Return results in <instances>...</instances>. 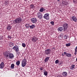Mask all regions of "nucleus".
<instances>
[{"label": "nucleus", "mask_w": 77, "mask_h": 77, "mask_svg": "<svg viewBox=\"0 0 77 77\" xmlns=\"http://www.w3.org/2000/svg\"><path fill=\"white\" fill-rule=\"evenodd\" d=\"M45 53L46 55H49L51 54V50L50 49H47L45 51Z\"/></svg>", "instance_id": "7ed1b4c3"}, {"label": "nucleus", "mask_w": 77, "mask_h": 77, "mask_svg": "<svg viewBox=\"0 0 77 77\" xmlns=\"http://www.w3.org/2000/svg\"><path fill=\"white\" fill-rule=\"evenodd\" d=\"M62 64V63H60V65H61Z\"/></svg>", "instance_id": "c03bdc74"}, {"label": "nucleus", "mask_w": 77, "mask_h": 77, "mask_svg": "<svg viewBox=\"0 0 77 77\" xmlns=\"http://www.w3.org/2000/svg\"><path fill=\"white\" fill-rule=\"evenodd\" d=\"M5 66V63H4L2 62L0 64V68L1 69H3Z\"/></svg>", "instance_id": "1a4fd4ad"}, {"label": "nucleus", "mask_w": 77, "mask_h": 77, "mask_svg": "<svg viewBox=\"0 0 77 77\" xmlns=\"http://www.w3.org/2000/svg\"><path fill=\"white\" fill-rule=\"evenodd\" d=\"M8 38H9V39H11V36H10V35H8Z\"/></svg>", "instance_id": "f704fd0d"}, {"label": "nucleus", "mask_w": 77, "mask_h": 77, "mask_svg": "<svg viewBox=\"0 0 77 77\" xmlns=\"http://www.w3.org/2000/svg\"><path fill=\"white\" fill-rule=\"evenodd\" d=\"M57 1H58V2H60V0H57Z\"/></svg>", "instance_id": "ea45409f"}, {"label": "nucleus", "mask_w": 77, "mask_h": 77, "mask_svg": "<svg viewBox=\"0 0 77 77\" xmlns=\"http://www.w3.org/2000/svg\"><path fill=\"white\" fill-rule=\"evenodd\" d=\"M8 3L9 2L8 1H5L4 3V4L5 5H7Z\"/></svg>", "instance_id": "c756f323"}, {"label": "nucleus", "mask_w": 77, "mask_h": 77, "mask_svg": "<svg viewBox=\"0 0 77 77\" xmlns=\"http://www.w3.org/2000/svg\"><path fill=\"white\" fill-rule=\"evenodd\" d=\"M62 75L64 77H65L67 75V73L66 72H62Z\"/></svg>", "instance_id": "2eb2a0df"}, {"label": "nucleus", "mask_w": 77, "mask_h": 77, "mask_svg": "<svg viewBox=\"0 0 77 77\" xmlns=\"http://www.w3.org/2000/svg\"><path fill=\"white\" fill-rule=\"evenodd\" d=\"M27 0H24V1H25V2H26V1H27Z\"/></svg>", "instance_id": "a19ab883"}, {"label": "nucleus", "mask_w": 77, "mask_h": 77, "mask_svg": "<svg viewBox=\"0 0 77 77\" xmlns=\"http://www.w3.org/2000/svg\"><path fill=\"white\" fill-rule=\"evenodd\" d=\"M43 18L45 19H46L47 20H49V14L48 13H46L43 16Z\"/></svg>", "instance_id": "20e7f679"}, {"label": "nucleus", "mask_w": 77, "mask_h": 77, "mask_svg": "<svg viewBox=\"0 0 77 77\" xmlns=\"http://www.w3.org/2000/svg\"><path fill=\"white\" fill-rule=\"evenodd\" d=\"M68 24L67 23H65L63 24V26L64 27V30H66L69 26Z\"/></svg>", "instance_id": "0eeeda50"}, {"label": "nucleus", "mask_w": 77, "mask_h": 77, "mask_svg": "<svg viewBox=\"0 0 77 77\" xmlns=\"http://www.w3.org/2000/svg\"><path fill=\"white\" fill-rule=\"evenodd\" d=\"M66 47H70L71 46V43H69L66 44Z\"/></svg>", "instance_id": "4be33fe9"}, {"label": "nucleus", "mask_w": 77, "mask_h": 77, "mask_svg": "<svg viewBox=\"0 0 77 77\" xmlns=\"http://www.w3.org/2000/svg\"><path fill=\"white\" fill-rule=\"evenodd\" d=\"M30 7L31 9H33V8H34V6L32 4L31 5H30Z\"/></svg>", "instance_id": "cd10ccee"}, {"label": "nucleus", "mask_w": 77, "mask_h": 77, "mask_svg": "<svg viewBox=\"0 0 77 77\" xmlns=\"http://www.w3.org/2000/svg\"><path fill=\"white\" fill-rule=\"evenodd\" d=\"M72 20L73 21H75V22H76L77 21V17H76V16H73L72 17Z\"/></svg>", "instance_id": "9d476101"}, {"label": "nucleus", "mask_w": 77, "mask_h": 77, "mask_svg": "<svg viewBox=\"0 0 77 77\" xmlns=\"http://www.w3.org/2000/svg\"><path fill=\"white\" fill-rule=\"evenodd\" d=\"M11 45H12V46H14V43H11V44H10Z\"/></svg>", "instance_id": "c9c22d12"}, {"label": "nucleus", "mask_w": 77, "mask_h": 77, "mask_svg": "<svg viewBox=\"0 0 77 77\" xmlns=\"http://www.w3.org/2000/svg\"><path fill=\"white\" fill-rule=\"evenodd\" d=\"M75 53H76V54H77V51L75 52Z\"/></svg>", "instance_id": "37998d69"}, {"label": "nucleus", "mask_w": 77, "mask_h": 77, "mask_svg": "<svg viewBox=\"0 0 77 77\" xmlns=\"http://www.w3.org/2000/svg\"><path fill=\"white\" fill-rule=\"evenodd\" d=\"M64 38H65V39H67V37H66V35H65L64 36Z\"/></svg>", "instance_id": "e433bc0d"}, {"label": "nucleus", "mask_w": 77, "mask_h": 77, "mask_svg": "<svg viewBox=\"0 0 77 77\" xmlns=\"http://www.w3.org/2000/svg\"><path fill=\"white\" fill-rule=\"evenodd\" d=\"M49 59H50V57H46V58H45V62H48V61Z\"/></svg>", "instance_id": "dca6fc26"}, {"label": "nucleus", "mask_w": 77, "mask_h": 77, "mask_svg": "<svg viewBox=\"0 0 77 77\" xmlns=\"http://www.w3.org/2000/svg\"><path fill=\"white\" fill-rule=\"evenodd\" d=\"M54 21H51L50 22V24L52 25V26H54Z\"/></svg>", "instance_id": "c85d7f7f"}, {"label": "nucleus", "mask_w": 77, "mask_h": 77, "mask_svg": "<svg viewBox=\"0 0 77 77\" xmlns=\"http://www.w3.org/2000/svg\"><path fill=\"white\" fill-rule=\"evenodd\" d=\"M32 40L33 42H36V41L38 40V39L35 36H34L32 38Z\"/></svg>", "instance_id": "9b49d317"}, {"label": "nucleus", "mask_w": 77, "mask_h": 77, "mask_svg": "<svg viewBox=\"0 0 77 77\" xmlns=\"http://www.w3.org/2000/svg\"><path fill=\"white\" fill-rule=\"evenodd\" d=\"M16 63L17 65L18 66L20 64V60L17 61Z\"/></svg>", "instance_id": "b1692460"}, {"label": "nucleus", "mask_w": 77, "mask_h": 77, "mask_svg": "<svg viewBox=\"0 0 77 77\" xmlns=\"http://www.w3.org/2000/svg\"><path fill=\"white\" fill-rule=\"evenodd\" d=\"M29 27L30 29H33V28H35V25H32L29 26Z\"/></svg>", "instance_id": "aec40b11"}, {"label": "nucleus", "mask_w": 77, "mask_h": 77, "mask_svg": "<svg viewBox=\"0 0 77 77\" xmlns=\"http://www.w3.org/2000/svg\"><path fill=\"white\" fill-rule=\"evenodd\" d=\"M76 61H77V57L76 58Z\"/></svg>", "instance_id": "79ce46f5"}, {"label": "nucleus", "mask_w": 77, "mask_h": 77, "mask_svg": "<svg viewBox=\"0 0 77 77\" xmlns=\"http://www.w3.org/2000/svg\"><path fill=\"white\" fill-rule=\"evenodd\" d=\"M37 17L39 19H42L43 18V16H42V14L39 12L37 13Z\"/></svg>", "instance_id": "39448f33"}, {"label": "nucleus", "mask_w": 77, "mask_h": 77, "mask_svg": "<svg viewBox=\"0 0 77 77\" xmlns=\"http://www.w3.org/2000/svg\"><path fill=\"white\" fill-rule=\"evenodd\" d=\"M22 46L23 47H26V44L24 43H23L22 44Z\"/></svg>", "instance_id": "7c9ffc66"}, {"label": "nucleus", "mask_w": 77, "mask_h": 77, "mask_svg": "<svg viewBox=\"0 0 77 77\" xmlns=\"http://www.w3.org/2000/svg\"><path fill=\"white\" fill-rule=\"evenodd\" d=\"M77 51V46H76L75 47V52H76V51Z\"/></svg>", "instance_id": "473e14b6"}, {"label": "nucleus", "mask_w": 77, "mask_h": 77, "mask_svg": "<svg viewBox=\"0 0 77 77\" xmlns=\"http://www.w3.org/2000/svg\"><path fill=\"white\" fill-rule=\"evenodd\" d=\"M59 60H56V61H55V63L56 64L59 63Z\"/></svg>", "instance_id": "2f4dec72"}, {"label": "nucleus", "mask_w": 77, "mask_h": 77, "mask_svg": "<svg viewBox=\"0 0 77 77\" xmlns=\"http://www.w3.org/2000/svg\"><path fill=\"white\" fill-rule=\"evenodd\" d=\"M12 27V26H8L7 27V29L8 30H10L11 29V28Z\"/></svg>", "instance_id": "412c9836"}, {"label": "nucleus", "mask_w": 77, "mask_h": 77, "mask_svg": "<svg viewBox=\"0 0 77 77\" xmlns=\"http://www.w3.org/2000/svg\"><path fill=\"white\" fill-rule=\"evenodd\" d=\"M13 49L16 52L19 51V48L18 46H14L13 48Z\"/></svg>", "instance_id": "6e6552de"}, {"label": "nucleus", "mask_w": 77, "mask_h": 77, "mask_svg": "<svg viewBox=\"0 0 77 77\" xmlns=\"http://www.w3.org/2000/svg\"><path fill=\"white\" fill-rule=\"evenodd\" d=\"M9 55V53L8 52H6L4 54V56H5V57H8Z\"/></svg>", "instance_id": "a211bd4d"}, {"label": "nucleus", "mask_w": 77, "mask_h": 77, "mask_svg": "<svg viewBox=\"0 0 77 77\" xmlns=\"http://www.w3.org/2000/svg\"><path fill=\"white\" fill-rule=\"evenodd\" d=\"M22 18L21 17H19L13 20V23L15 24H21L22 22Z\"/></svg>", "instance_id": "f257e3e1"}, {"label": "nucleus", "mask_w": 77, "mask_h": 77, "mask_svg": "<svg viewBox=\"0 0 77 77\" xmlns=\"http://www.w3.org/2000/svg\"><path fill=\"white\" fill-rule=\"evenodd\" d=\"M65 55H66V56L68 57H71L72 55L71 54L68 53L66 52L65 53Z\"/></svg>", "instance_id": "ddd939ff"}, {"label": "nucleus", "mask_w": 77, "mask_h": 77, "mask_svg": "<svg viewBox=\"0 0 77 77\" xmlns=\"http://www.w3.org/2000/svg\"><path fill=\"white\" fill-rule=\"evenodd\" d=\"M29 26L30 25L28 23H26L25 24V27L26 28H27V29H28L29 27Z\"/></svg>", "instance_id": "5701e85b"}, {"label": "nucleus", "mask_w": 77, "mask_h": 77, "mask_svg": "<svg viewBox=\"0 0 77 77\" xmlns=\"http://www.w3.org/2000/svg\"><path fill=\"white\" fill-rule=\"evenodd\" d=\"M65 53H66V52H64L63 53H62V55L63 56H64V55H65Z\"/></svg>", "instance_id": "72a5a7b5"}, {"label": "nucleus", "mask_w": 77, "mask_h": 77, "mask_svg": "<svg viewBox=\"0 0 77 77\" xmlns=\"http://www.w3.org/2000/svg\"><path fill=\"white\" fill-rule=\"evenodd\" d=\"M40 69L41 71H42V69H43V68L42 67L40 68Z\"/></svg>", "instance_id": "4c0bfd02"}, {"label": "nucleus", "mask_w": 77, "mask_h": 77, "mask_svg": "<svg viewBox=\"0 0 77 77\" xmlns=\"http://www.w3.org/2000/svg\"><path fill=\"white\" fill-rule=\"evenodd\" d=\"M63 4L64 5H68V3L67 2H66L65 1H64L63 2Z\"/></svg>", "instance_id": "393cba45"}, {"label": "nucleus", "mask_w": 77, "mask_h": 77, "mask_svg": "<svg viewBox=\"0 0 77 77\" xmlns=\"http://www.w3.org/2000/svg\"><path fill=\"white\" fill-rule=\"evenodd\" d=\"M63 28L62 27H59L58 28V31H60V32L63 31Z\"/></svg>", "instance_id": "4468645a"}, {"label": "nucleus", "mask_w": 77, "mask_h": 77, "mask_svg": "<svg viewBox=\"0 0 77 77\" xmlns=\"http://www.w3.org/2000/svg\"><path fill=\"white\" fill-rule=\"evenodd\" d=\"M75 68V65L72 64L71 65V69L72 70L74 69Z\"/></svg>", "instance_id": "6ab92c4d"}, {"label": "nucleus", "mask_w": 77, "mask_h": 77, "mask_svg": "<svg viewBox=\"0 0 77 77\" xmlns=\"http://www.w3.org/2000/svg\"><path fill=\"white\" fill-rule=\"evenodd\" d=\"M31 21L32 23H36L37 22V19L36 18H32L31 19Z\"/></svg>", "instance_id": "423d86ee"}, {"label": "nucleus", "mask_w": 77, "mask_h": 77, "mask_svg": "<svg viewBox=\"0 0 77 77\" xmlns=\"http://www.w3.org/2000/svg\"><path fill=\"white\" fill-rule=\"evenodd\" d=\"M76 53L77 54V52H75V53H74L75 55H76Z\"/></svg>", "instance_id": "58836bf2"}, {"label": "nucleus", "mask_w": 77, "mask_h": 77, "mask_svg": "<svg viewBox=\"0 0 77 77\" xmlns=\"http://www.w3.org/2000/svg\"><path fill=\"white\" fill-rule=\"evenodd\" d=\"M44 75L46 76H47V75H48V72H47V71H45L44 72Z\"/></svg>", "instance_id": "bb28decb"}, {"label": "nucleus", "mask_w": 77, "mask_h": 77, "mask_svg": "<svg viewBox=\"0 0 77 77\" xmlns=\"http://www.w3.org/2000/svg\"><path fill=\"white\" fill-rule=\"evenodd\" d=\"M26 64L27 60L26 59H24L22 61V67H24V66H26Z\"/></svg>", "instance_id": "f03ea898"}, {"label": "nucleus", "mask_w": 77, "mask_h": 77, "mask_svg": "<svg viewBox=\"0 0 77 77\" xmlns=\"http://www.w3.org/2000/svg\"><path fill=\"white\" fill-rule=\"evenodd\" d=\"M9 57L10 59H13L14 57V54H12L10 53L9 54Z\"/></svg>", "instance_id": "f8f14e48"}, {"label": "nucleus", "mask_w": 77, "mask_h": 77, "mask_svg": "<svg viewBox=\"0 0 77 77\" xmlns=\"http://www.w3.org/2000/svg\"><path fill=\"white\" fill-rule=\"evenodd\" d=\"M14 64H12L11 65V69H13V68H14Z\"/></svg>", "instance_id": "a878e982"}, {"label": "nucleus", "mask_w": 77, "mask_h": 77, "mask_svg": "<svg viewBox=\"0 0 77 77\" xmlns=\"http://www.w3.org/2000/svg\"><path fill=\"white\" fill-rule=\"evenodd\" d=\"M44 11H45V9H44L43 7H42L40 8L39 11L41 12H44Z\"/></svg>", "instance_id": "f3484780"}]
</instances>
